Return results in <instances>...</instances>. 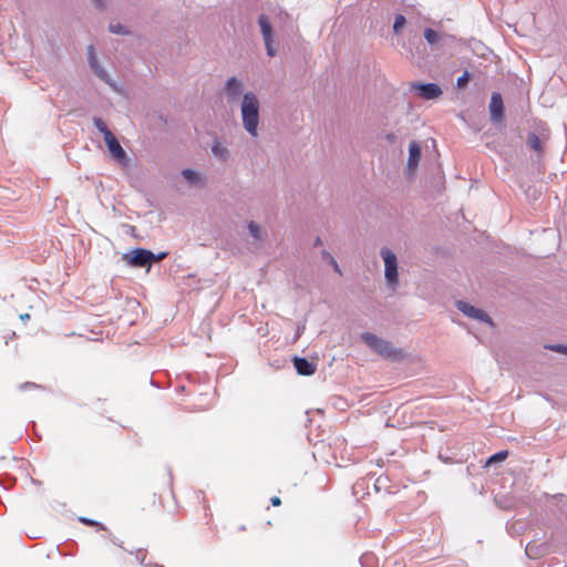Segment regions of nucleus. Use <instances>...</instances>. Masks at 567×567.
<instances>
[{
	"mask_svg": "<svg viewBox=\"0 0 567 567\" xmlns=\"http://www.w3.org/2000/svg\"><path fill=\"white\" fill-rule=\"evenodd\" d=\"M260 103L254 92L243 94L240 113L243 126L251 137L258 136Z\"/></svg>",
	"mask_w": 567,
	"mask_h": 567,
	"instance_id": "nucleus-1",
	"label": "nucleus"
},
{
	"mask_svg": "<svg viewBox=\"0 0 567 567\" xmlns=\"http://www.w3.org/2000/svg\"><path fill=\"white\" fill-rule=\"evenodd\" d=\"M360 338L372 351L384 359L401 361L405 358L402 349L394 347L391 341L384 340L371 332H363Z\"/></svg>",
	"mask_w": 567,
	"mask_h": 567,
	"instance_id": "nucleus-2",
	"label": "nucleus"
},
{
	"mask_svg": "<svg viewBox=\"0 0 567 567\" xmlns=\"http://www.w3.org/2000/svg\"><path fill=\"white\" fill-rule=\"evenodd\" d=\"M380 255L384 261V277L386 284L392 290H395L399 284L398 258L395 254L386 247L381 249Z\"/></svg>",
	"mask_w": 567,
	"mask_h": 567,
	"instance_id": "nucleus-3",
	"label": "nucleus"
},
{
	"mask_svg": "<svg viewBox=\"0 0 567 567\" xmlns=\"http://www.w3.org/2000/svg\"><path fill=\"white\" fill-rule=\"evenodd\" d=\"M153 251L145 248H134L122 256L128 266L135 268H150L152 266Z\"/></svg>",
	"mask_w": 567,
	"mask_h": 567,
	"instance_id": "nucleus-4",
	"label": "nucleus"
},
{
	"mask_svg": "<svg viewBox=\"0 0 567 567\" xmlns=\"http://www.w3.org/2000/svg\"><path fill=\"white\" fill-rule=\"evenodd\" d=\"M243 92L244 83L241 80L237 79L236 76H230L227 79L224 86V93L228 104L237 102Z\"/></svg>",
	"mask_w": 567,
	"mask_h": 567,
	"instance_id": "nucleus-5",
	"label": "nucleus"
},
{
	"mask_svg": "<svg viewBox=\"0 0 567 567\" xmlns=\"http://www.w3.org/2000/svg\"><path fill=\"white\" fill-rule=\"evenodd\" d=\"M104 142L107 146L109 152L112 154V156L121 164L126 165L128 162V157L126 152L121 146L120 142L115 137L113 133L106 134V137H104Z\"/></svg>",
	"mask_w": 567,
	"mask_h": 567,
	"instance_id": "nucleus-6",
	"label": "nucleus"
},
{
	"mask_svg": "<svg viewBox=\"0 0 567 567\" xmlns=\"http://www.w3.org/2000/svg\"><path fill=\"white\" fill-rule=\"evenodd\" d=\"M456 308L458 311H461L463 315H465L468 318L476 319L481 322L492 323L489 316L484 310L475 308L474 306L470 305L466 301H463V300L456 301Z\"/></svg>",
	"mask_w": 567,
	"mask_h": 567,
	"instance_id": "nucleus-7",
	"label": "nucleus"
},
{
	"mask_svg": "<svg viewBox=\"0 0 567 567\" xmlns=\"http://www.w3.org/2000/svg\"><path fill=\"white\" fill-rule=\"evenodd\" d=\"M412 87L424 100H434L442 95V89L436 83H415Z\"/></svg>",
	"mask_w": 567,
	"mask_h": 567,
	"instance_id": "nucleus-8",
	"label": "nucleus"
},
{
	"mask_svg": "<svg viewBox=\"0 0 567 567\" xmlns=\"http://www.w3.org/2000/svg\"><path fill=\"white\" fill-rule=\"evenodd\" d=\"M489 115L493 123H498L504 118V103L501 93L493 92L489 102Z\"/></svg>",
	"mask_w": 567,
	"mask_h": 567,
	"instance_id": "nucleus-9",
	"label": "nucleus"
},
{
	"mask_svg": "<svg viewBox=\"0 0 567 567\" xmlns=\"http://www.w3.org/2000/svg\"><path fill=\"white\" fill-rule=\"evenodd\" d=\"M549 545L547 543L529 542L526 545L525 553L530 559H538L549 554Z\"/></svg>",
	"mask_w": 567,
	"mask_h": 567,
	"instance_id": "nucleus-10",
	"label": "nucleus"
},
{
	"mask_svg": "<svg viewBox=\"0 0 567 567\" xmlns=\"http://www.w3.org/2000/svg\"><path fill=\"white\" fill-rule=\"evenodd\" d=\"M293 367L298 374L309 377L316 372L317 365L313 362H310L306 358L295 357L292 359Z\"/></svg>",
	"mask_w": 567,
	"mask_h": 567,
	"instance_id": "nucleus-11",
	"label": "nucleus"
},
{
	"mask_svg": "<svg viewBox=\"0 0 567 567\" xmlns=\"http://www.w3.org/2000/svg\"><path fill=\"white\" fill-rule=\"evenodd\" d=\"M87 62H89V65L90 68L92 69V71L103 81L105 82H109V74L100 65L97 59H96V55H95V51H94V47L93 45H90L89 49H87Z\"/></svg>",
	"mask_w": 567,
	"mask_h": 567,
	"instance_id": "nucleus-12",
	"label": "nucleus"
},
{
	"mask_svg": "<svg viewBox=\"0 0 567 567\" xmlns=\"http://www.w3.org/2000/svg\"><path fill=\"white\" fill-rule=\"evenodd\" d=\"M420 158L421 147L415 141H413L409 145L408 168L413 172L417 167Z\"/></svg>",
	"mask_w": 567,
	"mask_h": 567,
	"instance_id": "nucleus-13",
	"label": "nucleus"
},
{
	"mask_svg": "<svg viewBox=\"0 0 567 567\" xmlns=\"http://www.w3.org/2000/svg\"><path fill=\"white\" fill-rule=\"evenodd\" d=\"M258 24L260 27V32L262 34L264 42L272 41L274 30L269 21V18L266 14H260L258 18Z\"/></svg>",
	"mask_w": 567,
	"mask_h": 567,
	"instance_id": "nucleus-14",
	"label": "nucleus"
},
{
	"mask_svg": "<svg viewBox=\"0 0 567 567\" xmlns=\"http://www.w3.org/2000/svg\"><path fill=\"white\" fill-rule=\"evenodd\" d=\"M445 38H447L446 34L440 33L434 29L426 28L424 30V39L432 48L439 47L445 40Z\"/></svg>",
	"mask_w": 567,
	"mask_h": 567,
	"instance_id": "nucleus-15",
	"label": "nucleus"
},
{
	"mask_svg": "<svg viewBox=\"0 0 567 567\" xmlns=\"http://www.w3.org/2000/svg\"><path fill=\"white\" fill-rule=\"evenodd\" d=\"M213 155L220 162H227L229 159V150L223 145L217 138L214 140L212 145Z\"/></svg>",
	"mask_w": 567,
	"mask_h": 567,
	"instance_id": "nucleus-16",
	"label": "nucleus"
},
{
	"mask_svg": "<svg viewBox=\"0 0 567 567\" xmlns=\"http://www.w3.org/2000/svg\"><path fill=\"white\" fill-rule=\"evenodd\" d=\"M526 143L532 150H534L537 153H540L543 151L542 142L538 135L534 132L528 134Z\"/></svg>",
	"mask_w": 567,
	"mask_h": 567,
	"instance_id": "nucleus-17",
	"label": "nucleus"
},
{
	"mask_svg": "<svg viewBox=\"0 0 567 567\" xmlns=\"http://www.w3.org/2000/svg\"><path fill=\"white\" fill-rule=\"evenodd\" d=\"M182 176L190 184H197L200 182V176L197 172L190 168H185L182 171Z\"/></svg>",
	"mask_w": 567,
	"mask_h": 567,
	"instance_id": "nucleus-18",
	"label": "nucleus"
},
{
	"mask_svg": "<svg viewBox=\"0 0 567 567\" xmlns=\"http://www.w3.org/2000/svg\"><path fill=\"white\" fill-rule=\"evenodd\" d=\"M321 258L323 260H326L329 265H331L336 272H338L339 275L342 274L341 269H340V267H339V265L337 262V260L334 259V257L329 251L322 250L321 251Z\"/></svg>",
	"mask_w": 567,
	"mask_h": 567,
	"instance_id": "nucleus-19",
	"label": "nucleus"
},
{
	"mask_svg": "<svg viewBox=\"0 0 567 567\" xmlns=\"http://www.w3.org/2000/svg\"><path fill=\"white\" fill-rule=\"evenodd\" d=\"M508 456V451H499L493 455H491L486 461V466H489L497 462H503Z\"/></svg>",
	"mask_w": 567,
	"mask_h": 567,
	"instance_id": "nucleus-20",
	"label": "nucleus"
},
{
	"mask_svg": "<svg viewBox=\"0 0 567 567\" xmlns=\"http://www.w3.org/2000/svg\"><path fill=\"white\" fill-rule=\"evenodd\" d=\"M93 124L94 126L103 134L104 137H106V134L112 133L106 123L101 117H93Z\"/></svg>",
	"mask_w": 567,
	"mask_h": 567,
	"instance_id": "nucleus-21",
	"label": "nucleus"
},
{
	"mask_svg": "<svg viewBox=\"0 0 567 567\" xmlns=\"http://www.w3.org/2000/svg\"><path fill=\"white\" fill-rule=\"evenodd\" d=\"M405 23H406L405 17L403 14H396L394 18V23H393V32L395 34L401 33V30Z\"/></svg>",
	"mask_w": 567,
	"mask_h": 567,
	"instance_id": "nucleus-22",
	"label": "nucleus"
},
{
	"mask_svg": "<svg viewBox=\"0 0 567 567\" xmlns=\"http://www.w3.org/2000/svg\"><path fill=\"white\" fill-rule=\"evenodd\" d=\"M109 31L114 34H128L130 33L128 29L121 23H115V24L111 23L109 25Z\"/></svg>",
	"mask_w": 567,
	"mask_h": 567,
	"instance_id": "nucleus-23",
	"label": "nucleus"
},
{
	"mask_svg": "<svg viewBox=\"0 0 567 567\" xmlns=\"http://www.w3.org/2000/svg\"><path fill=\"white\" fill-rule=\"evenodd\" d=\"M247 227L250 236H252L255 239H261V229L258 224L250 221Z\"/></svg>",
	"mask_w": 567,
	"mask_h": 567,
	"instance_id": "nucleus-24",
	"label": "nucleus"
},
{
	"mask_svg": "<svg viewBox=\"0 0 567 567\" xmlns=\"http://www.w3.org/2000/svg\"><path fill=\"white\" fill-rule=\"evenodd\" d=\"M79 520L82 524L86 525V526H94V527H97L101 530H105L106 529V527L102 523H100L97 520H94V519H91V518L80 517Z\"/></svg>",
	"mask_w": 567,
	"mask_h": 567,
	"instance_id": "nucleus-25",
	"label": "nucleus"
},
{
	"mask_svg": "<svg viewBox=\"0 0 567 567\" xmlns=\"http://www.w3.org/2000/svg\"><path fill=\"white\" fill-rule=\"evenodd\" d=\"M130 554H133V551H130ZM146 549L140 548L134 553L135 559L144 566H147L148 564L145 561L146 559Z\"/></svg>",
	"mask_w": 567,
	"mask_h": 567,
	"instance_id": "nucleus-26",
	"label": "nucleus"
},
{
	"mask_svg": "<svg viewBox=\"0 0 567 567\" xmlns=\"http://www.w3.org/2000/svg\"><path fill=\"white\" fill-rule=\"evenodd\" d=\"M471 74L465 71L456 81V85L458 89H463L466 86L467 82L470 81Z\"/></svg>",
	"mask_w": 567,
	"mask_h": 567,
	"instance_id": "nucleus-27",
	"label": "nucleus"
},
{
	"mask_svg": "<svg viewBox=\"0 0 567 567\" xmlns=\"http://www.w3.org/2000/svg\"><path fill=\"white\" fill-rule=\"evenodd\" d=\"M546 348L557 353L567 354V346L564 344H550L546 346Z\"/></svg>",
	"mask_w": 567,
	"mask_h": 567,
	"instance_id": "nucleus-28",
	"label": "nucleus"
},
{
	"mask_svg": "<svg viewBox=\"0 0 567 567\" xmlns=\"http://www.w3.org/2000/svg\"><path fill=\"white\" fill-rule=\"evenodd\" d=\"M40 388H42V386L34 382H24L19 385V389L21 391H25V390H30V389H40Z\"/></svg>",
	"mask_w": 567,
	"mask_h": 567,
	"instance_id": "nucleus-29",
	"label": "nucleus"
},
{
	"mask_svg": "<svg viewBox=\"0 0 567 567\" xmlns=\"http://www.w3.org/2000/svg\"><path fill=\"white\" fill-rule=\"evenodd\" d=\"M272 42H274V40H272V41H269V42H265V47H266L267 54H268L269 56H271V58H272V56H275V55L277 54V50H276V48L272 45Z\"/></svg>",
	"mask_w": 567,
	"mask_h": 567,
	"instance_id": "nucleus-30",
	"label": "nucleus"
},
{
	"mask_svg": "<svg viewBox=\"0 0 567 567\" xmlns=\"http://www.w3.org/2000/svg\"><path fill=\"white\" fill-rule=\"evenodd\" d=\"M168 254L166 251H161L158 254L153 252L152 264L163 260Z\"/></svg>",
	"mask_w": 567,
	"mask_h": 567,
	"instance_id": "nucleus-31",
	"label": "nucleus"
},
{
	"mask_svg": "<svg viewBox=\"0 0 567 567\" xmlns=\"http://www.w3.org/2000/svg\"><path fill=\"white\" fill-rule=\"evenodd\" d=\"M384 138L390 144H394L396 142V135L394 133L385 134Z\"/></svg>",
	"mask_w": 567,
	"mask_h": 567,
	"instance_id": "nucleus-32",
	"label": "nucleus"
},
{
	"mask_svg": "<svg viewBox=\"0 0 567 567\" xmlns=\"http://www.w3.org/2000/svg\"><path fill=\"white\" fill-rule=\"evenodd\" d=\"M270 503L272 506H279L281 504V499L278 496H274L270 498Z\"/></svg>",
	"mask_w": 567,
	"mask_h": 567,
	"instance_id": "nucleus-33",
	"label": "nucleus"
},
{
	"mask_svg": "<svg viewBox=\"0 0 567 567\" xmlns=\"http://www.w3.org/2000/svg\"><path fill=\"white\" fill-rule=\"evenodd\" d=\"M388 481V478L379 477L375 483V488H380V485H384V483Z\"/></svg>",
	"mask_w": 567,
	"mask_h": 567,
	"instance_id": "nucleus-34",
	"label": "nucleus"
},
{
	"mask_svg": "<svg viewBox=\"0 0 567 567\" xmlns=\"http://www.w3.org/2000/svg\"><path fill=\"white\" fill-rule=\"evenodd\" d=\"M94 6L99 9L104 8V0H92Z\"/></svg>",
	"mask_w": 567,
	"mask_h": 567,
	"instance_id": "nucleus-35",
	"label": "nucleus"
},
{
	"mask_svg": "<svg viewBox=\"0 0 567 567\" xmlns=\"http://www.w3.org/2000/svg\"><path fill=\"white\" fill-rule=\"evenodd\" d=\"M111 542H112L115 546H118L120 548H123V542L118 540L116 537H112V538H111Z\"/></svg>",
	"mask_w": 567,
	"mask_h": 567,
	"instance_id": "nucleus-36",
	"label": "nucleus"
},
{
	"mask_svg": "<svg viewBox=\"0 0 567 567\" xmlns=\"http://www.w3.org/2000/svg\"><path fill=\"white\" fill-rule=\"evenodd\" d=\"M321 245H322V240H321V238H320V237H317V238L315 239V241H313V246H315V247H319V246H321Z\"/></svg>",
	"mask_w": 567,
	"mask_h": 567,
	"instance_id": "nucleus-37",
	"label": "nucleus"
},
{
	"mask_svg": "<svg viewBox=\"0 0 567 567\" xmlns=\"http://www.w3.org/2000/svg\"><path fill=\"white\" fill-rule=\"evenodd\" d=\"M369 558H370V557H369V556H367V555L361 557L360 561H361V564H362V566H363V567H367V566H365V560H368Z\"/></svg>",
	"mask_w": 567,
	"mask_h": 567,
	"instance_id": "nucleus-38",
	"label": "nucleus"
},
{
	"mask_svg": "<svg viewBox=\"0 0 567 567\" xmlns=\"http://www.w3.org/2000/svg\"><path fill=\"white\" fill-rule=\"evenodd\" d=\"M20 318H21V320L25 321V320L30 319V315L29 313H24V315H21Z\"/></svg>",
	"mask_w": 567,
	"mask_h": 567,
	"instance_id": "nucleus-39",
	"label": "nucleus"
},
{
	"mask_svg": "<svg viewBox=\"0 0 567 567\" xmlns=\"http://www.w3.org/2000/svg\"><path fill=\"white\" fill-rule=\"evenodd\" d=\"M147 566H151V567H164L163 565H159V564H148Z\"/></svg>",
	"mask_w": 567,
	"mask_h": 567,
	"instance_id": "nucleus-40",
	"label": "nucleus"
}]
</instances>
